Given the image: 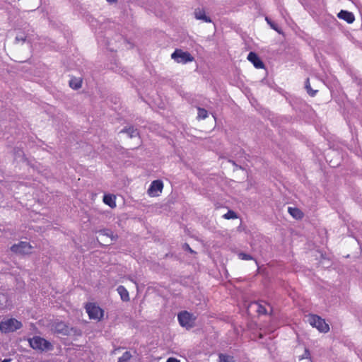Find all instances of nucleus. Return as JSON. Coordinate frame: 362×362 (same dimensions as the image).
Returning <instances> with one entry per match:
<instances>
[{"instance_id":"1","label":"nucleus","mask_w":362,"mask_h":362,"mask_svg":"<svg viewBox=\"0 0 362 362\" xmlns=\"http://www.w3.org/2000/svg\"><path fill=\"white\" fill-rule=\"evenodd\" d=\"M29 344L33 349L40 351H51L53 349V346L49 341L38 336L29 339Z\"/></svg>"},{"instance_id":"2","label":"nucleus","mask_w":362,"mask_h":362,"mask_svg":"<svg viewBox=\"0 0 362 362\" xmlns=\"http://www.w3.org/2000/svg\"><path fill=\"white\" fill-rule=\"evenodd\" d=\"M22 326L21 322L15 318L6 319L0 322V331L4 334L13 332L21 329Z\"/></svg>"},{"instance_id":"3","label":"nucleus","mask_w":362,"mask_h":362,"mask_svg":"<svg viewBox=\"0 0 362 362\" xmlns=\"http://www.w3.org/2000/svg\"><path fill=\"white\" fill-rule=\"evenodd\" d=\"M308 322L311 326L316 327L320 332L327 333L329 330V327L325 320L316 315H310L308 317Z\"/></svg>"},{"instance_id":"4","label":"nucleus","mask_w":362,"mask_h":362,"mask_svg":"<svg viewBox=\"0 0 362 362\" xmlns=\"http://www.w3.org/2000/svg\"><path fill=\"white\" fill-rule=\"evenodd\" d=\"M171 58L177 63L187 64L194 61V58L188 52H184L182 49H177L171 54Z\"/></svg>"},{"instance_id":"5","label":"nucleus","mask_w":362,"mask_h":362,"mask_svg":"<svg viewBox=\"0 0 362 362\" xmlns=\"http://www.w3.org/2000/svg\"><path fill=\"white\" fill-rule=\"evenodd\" d=\"M33 247L28 242L21 241L11 247V250L16 254L28 255L31 253Z\"/></svg>"},{"instance_id":"6","label":"nucleus","mask_w":362,"mask_h":362,"mask_svg":"<svg viewBox=\"0 0 362 362\" xmlns=\"http://www.w3.org/2000/svg\"><path fill=\"white\" fill-rule=\"evenodd\" d=\"M177 320L182 327H192L195 317L189 312L182 311L177 315Z\"/></svg>"},{"instance_id":"7","label":"nucleus","mask_w":362,"mask_h":362,"mask_svg":"<svg viewBox=\"0 0 362 362\" xmlns=\"http://www.w3.org/2000/svg\"><path fill=\"white\" fill-rule=\"evenodd\" d=\"M90 319L100 320L103 316V310L94 303H88L86 306Z\"/></svg>"},{"instance_id":"8","label":"nucleus","mask_w":362,"mask_h":362,"mask_svg":"<svg viewBox=\"0 0 362 362\" xmlns=\"http://www.w3.org/2000/svg\"><path fill=\"white\" fill-rule=\"evenodd\" d=\"M55 332L64 336H70L76 334L77 330L73 327H69L65 322H59L54 325Z\"/></svg>"},{"instance_id":"9","label":"nucleus","mask_w":362,"mask_h":362,"mask_svg":"<svg viewBox=\"0 0 362 362\" xmlns=\"http://www.w3.org/2000/svg\"><path fill=\"white\" fill-rule=\"evenodd\" d=\"M163 188V184L161 180H153L148 189V194L151 197L158 196L159 193L162 192Z\"/></svg>"},{"instance_id":"10","label":"nucleus","mask_w":362,"mask_h":362,"mask_svg":"<svg viewBox=\"0 0 362 362\" xmlns=\"http://www.w3.org/2000/svg\"><path fill=\"white\" fill-rule=\"evenodd\" d=\"M247 59L254 65V66L257 69H263L264 67V64L263 62L260 59L259 56L253 52H250Z\"/></svg>"},{"instance_id":"11","label":"nucleus","mask_w":362,"mask_h":362,"mask_svg":"<svg viewBox=\"0 0 362 362\" xmlns=\"http://www.w3.org/2000/svg\"><path fill=\"white\" fill-rule=\"evenodd\" d=\"M337 16L339 18L345 21L348 23H352L355 20L354 15L348 11L341 10L337 14Z\"/></svg>"},{"instance_id":"12","label":"nucleus","mask_w":362,"mask_h":362,"mask_svg":"<svg viewBox=\"0 0 362 362\" xmlns=\"http://www.w3.org/2000/svg\"><path fill=\"white\" fill-rule=\"evenodd\" d=\"M97 233H98L101 235L110 238V243H107L105 245H111L112 242L117 240V239L118 238V236L117 235H114L112 230L107 228L100 229L98 230Z\"/></svg>"},{"instance_id":"13","label":"nucleus","mask_w":362,"mask_h":362,"mask_svg":"<svg viewBox=\"0 0 362 362\" xmlns=\"http://www.w3.org/2000/svg\"><path fill=\"white\" fill-rule=\"evenodd\" d=\"M117 291L118 293L120 296L121 299L123 301H129V292L126 289V288L123 286H119L117 288Z\"/></svg>"},{"instance_id":"14","label":"nucleus","mask_w":362,"mask_h":362,"mask_svg":"<svg viewBox=\"0 0 362 362\" xmlns=\"http://www.w3.org/2000/svg\"><path fill=\"white\" fill-rule=\"evenodd\" d=\"M103 202L112 209L116 206L115 197L114 195L105 194L103 197Z\"/></svg>"},{"instance_id":"15","label":"nucleus","mask_w":362,"mask_h":362,"mask_svg":"<svg viewBox=\"0 0 362 362\" xmlns=\"http://www.w3.org/2000/svg\"><path fill=\"white\" fill-rule=\"evenodd\" d=\"M195 18L198 20H202L203 21L206 23H210L211 22V18L206 16L205 12L202 10H196L194 11Z\"/></svg>"},{"instance_id":"16","label":"nucleus","mask_w":362,"mask_h":362,"mask_svg":"<svg viewBox=\"0 0 362 362\" xmlns=\"http://www.w3.org/2000/svg\"><path fill=\"white\" fill-rule=\"evenodd\" d=\"M120 133H127L130 138L139 136L138 129L134 128V127L124 128L123 129L121 130Z\"/></svg>"},{"instance_id":"17","label":"nucleus","mask_w":362,"mask_h":362,"mask_svg":"<svg viewBox=\"0 0 362 362\" xmlns=\"http://www.w3.org/2000/svg\"><path fill=\"white\" fill-rule=\"evenodd\" d=\"M288 211L289 214L296 219H300L303 218V214L302 211L297 208L288 207Z\"/></svg>"},{"instance_id":"18","label":"nucleus","mask_w":362,"mask_h":362,"mask_svg":"<svg viewBox=\"0 0 362 362\" xmlns=\"http://www.w3.org/2000/svg\"><path fill=\"white\" fill-rule=\"evenodd\" d=\"M265 21L269 25L271 28H272L273 30H274L279 34L282 33V30L278 26L277 24H276L274 21H272L269 17L267 16L265 18Z\"/></svg>"},{"instance_id":"19","label":"nucleus","mask_w":362,"mask_h":362,"mask_svg":"<svg viewBox=\"0 0 362 362\" xmlns=\"http://www.w3.org/2000/svg\"><path fill=\"white\" fill-rule=\"evenodd\" d=\"M69 86L74 90H78L81 87V81L77 78H72L69 81Z\"/></svg>"},{"instance_id":"20","label":"nucleus","mask_w":362,"mask_h":362,"mask_svg":"<svg viewBox=\"0 0 362 362\" xmlns=\"http://www.w3.org/2000/svg\"><path fill=\"white\" fill-rule=\"evenodd\" d=\"M219 362H234V358L233 356L220 354H219Z\"/></svg>"},{"instance_id":"21","label":"nucleus","mask_w":362,"mask_h":362,"mask_svg":"<svg viewBox=\"0 0 362 362\" xmlns=\"http://www.w3.org/2000/svg\"><path fill=\"white\" fill-rule=\"evenodd\" d=\"M197 110H198V115H197L198 119H204L208 117V112L204 108L198 107Z\"/></svg>"},{"instance_id":"22","label":"nucleus","mask_w":362,"mask_h":362,"mask_svg":"<svg viewBox=\"0 0 362 362\" xmlns=\"http://www.w3.org/2000/svg\"><path fill=\"white\" fill-rule=\"evenodd\" d=\"M254 305L257 307V312L259 314L266 315L267 313V308L264 305L259 303H255Z\"/></svg>"},{"instance_id":"23","label":"nucleus","mask_w":362,"mask_h":362,"mask_svg":"<svg viewBox=\"0 0 362 362\" xmlns=\"http://www.w3.org/2000/svg\"><path fill=\"white\" fill-rule=\"evenodd\" d=\"M305 88L308 92V93L313 97L315 96L317 90H313L311 87H310V81H309V78H307L306 81H305Z\"/></svg>"},{"instance_id":"24","label":"nucleus","mask_w":362,"mask_h":362,"mask_svg":"<svg viewBox=\"0 0 362 362\" xmlns=\"http://www.w3.org/2000/svg\"><path fill=\"white\" fill-rule=\"evenodd\" d=\"M132 354L129 351H125L121 357L119 358L118 362H127L130 360Z\"/></svg>"},{"instance_id":"25","label":"nucleus","mask_w":362,"mask_h":362,"mask_svg":"<svg viewBox=\"0 0 362 362\" xmlns=\"http://www.w3.org/2000/svg\"><path fill=\"white\" fill-rule=\"evenodd\" d=\"M225 219H234L237 218V214L232 210H228L226 214L223 216Z\"/></svg>"},{"instance_id":"26","label":"nucleus","mask_w":362,"mask_h":362,"mask_svg":"<svg viewBox=\"0 0 362 362\" xmlns=\"http://www.w3.org/2000/svg\"><path fill=\"white\" fill-rule=\"evenodd\" d=\"M238 257H239V259H240L242 260H252V259H253L252 256H251L249 254H246L245 252H239L238 254Z\"/></svg>"},{"instance_id":"27","label":"nucleus","mask_w":362,"mask_h":362,"mask_svg":"<svg viewBox=\"0 0 362 362\" xmlns=\"http://www.w3.org/2000/svg\"><path fill=\"white\" fill-rule=\"evenodd\" d=\"M26 35L24 33H19L16 35L15 41L16 42H25L26 41Z\"/></svg>"},{"instance_id":"28","label":"nucleus","mask_w":362,"mask_h":362,"mask_svg":"<svg viewBox=\"0 0 362 362\" xmlns=\"http://www.w3.org/2000/svg\"><path fill=\"white\" fill-rule=\"evenodd\" d=\"M183 247H184L185 250H188V251H189V252H191V253H194V250H192V249L190 248L189 245L188 244H187V243H185V244L184 245Z\"/></svg>"},{"instance_id":"29","label":"nucleus","mask_w":362,"mask_h":362,"mask_svg":"<svg viewBox=\"0 0 362 362\" xmlns=\"http://www.w3.org/2000/svg\"><path fill=\"white\" fill-rule=\"evenodd\" d=\"M166 362H180V361L175 358H169Z\"/></svg>"},{"instance_id":"30","label":"nucleus","mask_w":362,"mask_h":362,"mask_svg":"<svg viewBox=\"0 0 362 362\" xmlns=\"http://www.w3.org/2000/svg\"><path fill=\"white\" fill-rule=\"evenodd\" d=\"M128 279L137 286L136 281L134 278L129 276Z\"/></svg>"},{"instance_id":"31","label":"nucleus","mask_w":362,"mask_h":362,"mask_svg":"<svg viewBox=\"0 0 362 362\" xmlns=\"http://www.w3.org/2000/svg\"><path fill=\"white\" fill-rule=\"evenodd\" d=\"M110 3H115L117 1V0H107Z\"/></svg>"},{"instance_id":"32","label":"nucleus","mask_w":362,"mask_h":362,"mask_svg":"<svg viewBox=\"0 0 362 362\" xmlns=\"http://www.w3.org/2000/svg\"><path fill=\"white\" fill-rule=\"evenodd\" d=\"M10 361H11V359H4L1 362H9Z\"/></svg>"}]
</instances>
